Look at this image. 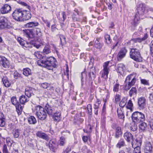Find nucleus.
I'll return each instance as SVG.
<instances>
[{
  "label": "nucleus",
  "instance_id": "f257e3e1",
  "mask_svg": "<svg viewBox=\"0 0 153 153\" xmlns=\"http://www.w3.org/2000/svg\"><path fill=\"white\" fill-rule=\"evenodd\" d=\"M56 59L53 57H46L39 60L38 65L41 66L46 68L48 70H53L56 67Z\"/></svg>",
  "mask_w": 153,
  "mask_h": 153
},
{
  "label": "nucleus",
  "instance_id": "f03ea898",
  "mask_svg": "<svg viewBox=\"0 0 153 153\" xmlns=\"http://www.w3.org/2000/svg\"><path fill=\"white\" fill-rule=\"evenodd\" d=\"M36 115L38 119L41 120H45L47 117L46 111L44 108L40 105L35 107Z\"/></svg>",
  "mask_w": 153,
  "mask_h": 153
},
{
  "label": "nucleus",
  "instance_id": "7ed1b4c3",
  "mask_svg": "<svg viewBox=\"0 0 153 153\" xmlns=\"http://www.w3.org/2000/svg\"><path fill=\"white\" fill-rule=\"evenodd\" d=\"M130 57L136 61L141 62L142 61L140 50L136 48L131 49L130 52Z\"/></svg>",
  "mask_w": 153,
  "mask_h": 153
},
{
  "label": "nucleus",
  "instance_id": "20e7f679",
  "mask_svg": "<svg viewBox=\"0 0 153 153\" xmlns=\"http://www.w3.org/2000/svg\"><path fill=\"white\" fill-rule=\"evenodd\" d=\"M138 10V14H136L135 16V19L136 18L138 17V14L143 15L146 14L148 13L149 10L153 11V9L152 8H148L145 4L141 3L139 4Z\"/></svg>",
  "mask_w": 153,
  "mask_h": 153
},
{
  "label": "nucleus",
  "instance_id": "39448f33",
  "mask_svg": "<svg viewBox=\"0 0 153 153\" xmlns=\"http://www.w3.org/2000/svg\"><path fill=\"white\" fill-rule=\"evenodd\" d=\"M132 120L134 121L137 123L144 121L145 118L144 114L138 111H136L133 113L132 115Z\"/></svg>",
  "mask_w": 153,
  "mask_h": 153
},
{
  "label": "nucleus",
  "instance_id": "423d86ee",
  "mask_svg": "<svg viewBox=\"0 0 153 153\" xmlns=\"http://www.w3.org/2000/svg\"><path fill=\"white\" fill-rule=\"evenodd\" d=\"M23 10L21 9H16L12 13L13 17L15 20L17 21H23Z\"/></svg>",
  "mask_w": 153,
  "mask_h": 153
},
{
  "label": "nucleus",
  "instance_id": "0eeeda50",
  "mask_svg": "<svg viewBox=\"0 0 153 153\" xmlns=\"http://www.w3.org/2000/svg\"><path fill=\"white\" fill-rule=\"evenodd\" d=\"M137 75L136 73L131 74L128 76L125 81V83H129L131 86L133 85L137 81Z\"/></svg>",
  "mask_w": 153,
  "mask_h": 153
},
{
  "label": "nucleus",
  "instance_id": "6e6552de",
  "mask_svg": "<svg viewBox=\"0 0 153 153\" xmlns=\"http://www.w3.org/2000/svg\"><path fill=\"white\" fill-rule=\"evenodd\" d=\"M109 61L105 62L103 66V69L102 72V77L105 79H107L109 73V69L108 67Z\"/></svg>",
  "mask_w": 153,
  "mask_h": 153
},
{
  "label": "nucleus",
  "instance_id": "1a4fd4ad",
  "mask_svg": "<svg viewBox=\"0 0 153 153\" xmlns=\"http://www.w3.org/2000/svg\"><path fill=\"white\" fill-rule=\"evenodd\" d=\"M91 68L92 69V70H91L88 73L89 79L88 80L89 81V85H92L93 83V81L94 80L96 77V71L95 68H94L92 67H91Z\"/></svg>",
  "mask_w": 153,
  "mask_h": 153
},
{
  "label": "nucleus",
  "instance_id": "9d476101",
  "mask_svg": "<svg viewBox=\"0 0 153 153\" xmlns=\"http://www.w3.org/2000/svg\"><path fill=\"white\" fill-rule=\"evenodd\" d=\"M49 146L50 149L54 152H56L58 148V145L55 139H52L50 140Z\"/></svg>",
  "mask_w": 153,
  "mask_h": 153
},
{
  "label": "nucleus",
  "instance_id": "9b49d317",
  "mask_svg": "<svg viewBox=\"0 0 153 153\" xmlns=\"http://www.w3.org/2000/svg\"><path fill=\"white\" fill-rule=\"evenodd\" d=\"M127 49L125 48H122L118 52L117 58L118 61H120L124 57L127 52Z\"/></svg>",
  "mask_w": 153,
  "mask_h": 153
},
{
  "label": "nucleus",
  "instance_id": "f8f14e48",
  "mask_svg": "<svg viewBox=\"0 0 153 153\" xmlns=\"http://www.w3.org/2000/svg\"><path fill=\"white\" fill-rule=\"evenodd\" d=\"M11 10V6L7 4H4L0 9L1 12L2 14H6L10 12Z\"/></svg>",
  "mask_w": 153,
  "mask_h": 153
},
{
  "label": "nucleus",
  "instance_id": "ddd939ff",
  "mask_svg": "<svg viewBox=\"0 0 153 153\" xmlns=\"http://www.w3.org/2000/svg\"><path fill=\"white\" fill-rule=\"evenodd\" d=\"M138 105L139 108L143 109L146 106V99L144 97L139 98L138 99Z\"/></svg>",
  "mask_w": 153,
  "mask_h": 153
},
{
  "label": "nucleus",
  "instance_id": "4468645a",
  "mask_svg": "<svg viewBox=\"0 0 153 153\" xmlns=\"http://www.w3.org/2000/svg\"><path fill=\"white\" fill-rule=\"evenodd\" d=\"M22 32L24 35L29 39L33 37V33L31 29H25L23 30Z\"/></svg>",
  "mask_w": 153,
  "mask_h": 153
},
{
  "label": "nucleus",
  "instance_id": "2eb2a0df",
  "mask_svg": "<svg viewBox=\"0 0 153 153\" xmlns=\"http://www.w3.org/2000/svg\"><path fill=\"white\" fill-rule=\"evenodd\" d=\"M45 109L50 116H52L54 112H55L54 108L50 106L48 104H46Z\"/></svg>",
  "mask_w": 153,
  "mask_h": 153
},
{
  "label": "nucleus",
  "instance_id": "dca6fc26",
  "mask_svg": "<svg viewBox=\"0 0 153 153\" xmlns=\"http://www.w3.org/2000/svg\"><path fill=\"white\" fill-rule=\"evenodd\" d=\"M35 91L34 89L31 87H27L25 90V94L28 97H30L34 95L33 92Z\"/></svg>",
  "mask_w": 153,
  "mask_h": 153
},
{
  "label": "nucleus",
  "instance_id": "f3484780",
  "mask_svg": "<svg viewBox=\"0 0 153 153\" xmlns=\"http://www.w3.org/2000/svg\"><path fill=\"white\" fill-rule=\"evenodd\" d=\"M144 150L145 153H152V147L151 143L148 142L146 143L144 147Z\"/></svg>",
  "mask_w": 153,
  "mask_h": 153
},
{
  "label": "nucleus",
  "instance_id": "a211bd4d",
  "mask_svg": "<svg viewBox=\"0 0 153 153\" xmlns=\"http://www.w3.org/2000/svg\"><path fill=\"white\" fill-rule=\"evenodd\" d=\"M123 137L128 142H131L133 140V135L129 132H126L124 133L123 135Z\"/></svg>",
  "mask_w": 153,
  "mask_h": 153
},
{
  "label": "nucleus",
  "instance_id": "6ab92c4d",
  "mask_svg": "<svg viewBox=\"0 0 153 153\" xmlns=\"http://www.w3.org/2000/svg\"><path fill=\"white\" fill-rule=\"evenodd\" d=\"M7 19L4 17H1L0 18V27L1 29L7 27V23L6 21Z\"/></svg>",
  "mask_w": 153,
  "mask_h": 153
},
{
  "label": "nucleus",
  "instance_id": "aec40b11",
  "mask_svg": "<svg viewBox=\"0 0 153 153\" xmlns=\"http://www.w3.org/2000/svg\"><path fill=\"white\" fill-rule=\"evenodd\" d=\"M23 21L27 20L30 19L31 17V14L29 11L23 10Z\"/></svg>",
  "mask_w": 153,
  "mask_h": 153
},
{
  "label": "nucleus",
  "instance_id": "412c9836",
  "mask_svg": "<svg viewBox=\"0 0 153 153\" xmlns=\"http://www.w3.org/2000/svg\"><path fill=\"white\" fill-rule=\"evenodd\" d=\"M36 134L37 136L39 138L45 139L46 141H48L49 140V138L48 135L45 133L42 132L41 131L37 132Z\"/></svg>",
  "mask_w": 153,
  "mask_h": 153
},
{
  "label": "nucleus",
  "instance_id": "4be33fe9",
  "mask_svg": "<svg viewBox=\"0 0 153 153\" xmlns=\"http://www.w3.org/2000/svg\"><path fill=\"white\" fill-rule=\"evenodd\" d=\"M53 120L55 121H59L60 120L61 113L59 111L54 112L52 116Z\"/></svg>",
  "mask_w": 153,
  "mask_h": 153
},
{
  "label": "nucleus",
  "instance_id": "5701e85b",
  "mask_svg": "<svg viewBox=\"0 0 153 153\" xmlns=\"http://www.w3.org/2000/svg\"><path fill=\"white\" fill-rule=\"evenodd\" d=\"M148 35L147 33H146L143 37L142 38H136L132 39L131 40L134 43L139 42L140 43L142 41H145L148 38Z\"/></svg>",
  "mask_w": 153,
  "mask_h": 153
},
{
  "label": "nucleus",
  "instance_id": "b1692460",
  "mask_svg": "<svg viewBox=\"0 0 153 153\" xmlns=\"http://www.w3.org/2000/svg\"><path fill=\"white\" fill-rule=\"evenodd\" d=\"M39 23L36 21L32 22L26 24L25 26L26 28H33L39 25Z\"/></svg>",
  "mask_w": 153,
  "mask_h": 153
},
{
  "label": "nucleus",
  "instance_id": "393cba45",
  "mask_svg": "<svg viewBox=\"0 0 153 153\" xmlns=\"http://www.w3.org/2000/svg\"><path fill=\"white\" fill-rule=\"evenodd\" d=\"M5 118L3 114L0 111V126L4 127L5 124Z\"/></svg>",
  "mask_w": 153,
  "mask_h": 153
},
{
  "label": "nucleus",
  "instance_id": "a878e982",
  "mask_svg": "<svg viewBox=\"0 0 153 153\" xmlns=\"http://www.w3.org/2000/svg\"><path fill=\"white\" fill-rule=\"evenodd\" d=\"M122 134V131L121 127L119 126L116 127L115 137L117 138H118L121 136Z\"/></svg>",
  "mask_w": 153,
  "mask_h": 153
},
{
  "label": "nucleus",
  "instance_id": "bb28decb",
  "mask_svg": "<svg viewBox=\"0 0 153 153\" xmlns=\"http://www.w3.org/2000/svg\"><path fill=\"white\" fill-rule=\"evenodd\" d=\"M2 81L4 86L6 87H9L11 85L10 82L8 81L7 76H4L2 78Z\"/></svg>",
  "mask_w": 153,
  "mask_h": 153
},
{
  "label": "nucleus",
  "instance_id": "cd10ccee",
  "mask_svg": "<svg viewBox=\"0 0 153 153\" xmlns=\"http://www.w3.org/2000/svg\"><path fill=\"white\" fill-rule=\"evenodd\" d=\"M100 39L99 38H97L95 40L94 46L95 47L98 49L100 50L103 45V44L100 43L99 41Z\"/></svg>",
  "mask_w": 153,
  "mask_h": 153
},
{
  "label": "nucleus",
  "instance_id": "c85d7f7f",
  "mask_svg": "<svg viewBox=\"0 0 153 153\" xmlns=\"http://www.w3.org/2000/svg\"><path fill=\"white\" fill-rule=\"evenodd\" d=\"M51 53L50 46L49 45L46 44L43 49V53L44 54H48Z\"/></svg>",
  "mask_w": 153,
  "mask_h": 153
},
{
  "label": "nucleus",
  "instance_id": "c756f323",
  "mask_svg": "<svg viewBox=\"0 0 153 153\" xmlns=\"http://www.w3.org/2000/svg\"><path fill=\"white\" fill-rule=\"evenodd\" d=\"M21 130L18 129H14L13 130V137L15 138H18L20 134Z\"/></svg>",
  "mask_w": 153,
  "mask_h": 153
},
{
  "label": "nucleus",
  "instance_id": "7c9ffc66",
  "mask_svg": "<svg viewBox=\"0 0 153 153\" xmlns=\"http://www.w3.org/2000/svg\"><path fill=\"white\" fill-rule=\"evenodd\" d=\"M125 69V66L123 64H120L118 65L117 71L118 72L121 74L123 72Z\"/></svg>",
  "mask_w": 153,
  "mask_h": 153
},
{
  "label": "nucleus",
  "instance_id": "2f4dec72",
  "mask_svg": "<svg viewBox=\"0 0 153 153\" xmlns=\"http://www.w3.org/2000/svg\"><path fill=\"white\" fill-rule=\"evenodd\" d=\"M28 100L25 95L21 96L19 98L20 102L21 104H24L28 101Z\"/></svg>",
  "mask_w": 153,
  "mask_h": 153
},
{
  "label": "nucleus",
  "instance_id": "473e14b6",
  "mask_svg": "<svg viewBox=\"0 0 153 153\" xmlns=\"http://www.w3.org/2000/svg\"><path fill=\"white\" fill-rule=\"evenodd\" d=\"M117 112L119 118L122 119H123L124 118L125 116L123 111L121 109H118L117 110Z\"/></svg>",
  "mask_w": 153,
  "mask_h": 153
},
{
  "label": "nucleus",
  "instance_id": "72a5a7b5",
  "mask_svg": "<svg viewBox=\"0 0 153 153\" xmlns=\"http://www.w3.org/2000/svg\"><path fill=\"white\" fill-rule=\"evenodd\" d=\"M23 74L27 76L31 74V70L29 68H26L23 69Z\"/></svg>",
  "mask_w": 153,
  "mask_h": 153
},
{
  "label": "nucleus",
  "instance_id": "f704fd0d",
  "mask_svg": "<svg viewBox=\"0 0 153 153\" xmlns=\"http://www.w3.org/2000/svg\"><path fill=\"white\" fill-rule=\"evenodd\" d=\"M28 122L30 124H34L36 123V120L33 116H31L28 118Z\"/></svg>",
  "mask_w": 153,
  "mask_h": 153
},
{
  "label": "nucleus",
  "instance_id": "c9c22d12",
  "mask_svg": "<svg viewBox=\"0 0 153 153\" xmlns=\"http://www.w3.org/2000/svg\"><path fill=\"white\" fill-rule=\"evenodd\" d=\"M125 145V142L123 139H120L118 141L116 145V147L120 148L121 147L124 146Z\"/></svg>",
  "mask_w": 153,
  "mask_h": 153
},
{
  "label": "nucleus",
  "instance_id": "e433bc0d",
  "mask_svg": "<svg viewBox=\"0 0 153 153\" xmlns=\"http://www.w3.org/2000/svg\"><path fill=\"white\" fill-rule=\"evenodd\" d=\"M59 145L61 146H64L66 143L65 138L63 137H61L59 140Z\"/></svg>",
  "mask_w": 153,
  "mask_h": 153
},
{
  "label": "nucleus",
  "instance_id": "4c0bfd02",
  "mask_svg": "<svg viewBox=\"0 0 153 153\" xmlns=\"http://www.w3.org/2000/svg\"><path fill=\"white\" fill-rule=\"evenodd\" d=\"M2 66L6 68H8L10 66V63L6 58L1 65Z\"/></svg>",
  "mask_w": 153,
  "mask_h": 153
},
{
  "label": "nucleus",
  "instance_id": "58836bf2",
  "mask_svg": "<svg viewBox=\"0 0 153 153\" xmlns=\"http://www.w3.org/2000/svg\"><path fill=\"white\" fill-rule=\"evenodd\" d=\"M11 101L12 104L15 106L20 104L15 97H12L11 98Z\"/></svg>",
  "mask_w": 153,
  "mask_h": 153
},
{
  "label": "nucleus",
  "instance_id": "ea45409f",
  "mask_svg": "<svg viewBox=\"0 0 153 153\" xmlns=\"http://www.w3.org/2000/svg\"><path fill=\"white\" fill-rule=\"evenodd\" d=\"M15 107H16V111L18 114L19 115L21 114L22 110V108L21 105L19 104L15 106Z\"/></svg>",
  "mask_w": 153,
  "mask_h": 153
},
{
  "label": "nucleus",
  "instance_id": "a19ab883",
  "mask_svg": "<svg viewBox=\"0 0 153 153\" xmlns=\"http://www.w3.org/2000/svg\"><path fill=\"white\" fill-rule=\"evenodd\" d=\"M105 42L107 44H110L111 41L110 36L108 34H105L104 36Z\"/></svg>",
  "mask_w": 153,
  "mask_h": 153
},
{
  "label": "nucleus",
  "instance_id": "79ce46f5",
  "mask_svg": "<svg viewBox=\"0 0 153 153\" xmlns=\"http://www.w3.org/2000/svg\"><path fill=\"white\" fill-rule=\"evenodd\" d=\"M132 147L134 148V150L133 151V153H141L140 148L139 146H137L134 147V145L132 143Z\"/></svg>",
  "mask_w": 153,
  "mask_h": 153
},
{
  "label": "nucleus",
  "instance_id": "37998d69",
  "mask_svg": "<svg viewBox=\"0 0 153 153\" xmlns=\"http://www.w3.org/2000/svg\"><path fill=\"white\" fill-rule=\"evenodd\" d=\"M137 90L135 88L132 87L129 91V95L131 97L132 96L136 95Z\"/></svg>",
  "mask_w": 153,
  "mask_h": 153
},
{
  "label": "nucleus",
  "instance_id": "c03bdc74",
  "mask_svg": "<svg viewBox=\"0 0 153 153\" xmlns=\"http://www.w3.org/2000/svg\"><path fill=\"white\" fill-rule=\"evenodd\" d=\"M60 40V43L61 44L62 46H63L66 44L65 38L64 36L61 35L59 36Z\"/></svg>",
  "mask_w": 153,
  "mask_h": 153
},
{
  "label": "nucleus",
  "instance_id": "a18cd8bd",
  "mask_svg": "<svg viewBox=\"0 0 153 153\" xmlns=\"http://www.w3.org/2000/svg\"><path fill=\"white\" fill-rule=\"evenodd\" d=\"M33 55L39 59H42V58H44L45 57L43 56L40 53V52L38 51L35 52L33 53Z\"/></svg>",
  "mask_w": 153,
  "mask_h": 153
},
{
  "label": "nucleus",
  "instance_id": "49530a36",
  "mask_svg": "<svg viewBox=\"0 0 153 153\" xmlns=\"http://www.w3.org/2000/svg\"><path fill=\"white\" fill-rule=\"evenodd\" d=\"M44 43V42L43 41H41V42L39 43L38 44L37 42L34 43L33 44V46L34 48L35 47L37 48H39L41 46L43 45Z\"/></svg>",
  "mask_w": 153,
  "mask_h": 153
},
{
  "label": "nucleus",
  "instance_id": "de8ad7c7",
  "mask_svg": "<svg viewBox=\"0 0 153 153\" xmlns=\"http://www.w3.org/2000/svg\"><path fill=\"white\" fill-rule=\"evenodd\" d=\"M147 124L145 123H143L139 125V128L142 131L145 130L147 128Z\"/></svg>",
  "mask_w": 153,
  "mask_h": 153
},
{
  "label": "nucleus",
  "instance_id": "09e8293b",
  "mask_svg": "<svg viewBox=\"0 0 153 153\" xmlns=\"http://www.w3.org/2000/svg\"><path fill=\"white\" fill-rule=\"evenodd\" d=\"M101 101L98 99H97V101L94 104V109H98L100 105V104Z\"/></svg>",
  "mask_w": 153,
  "mask_h": 153
},
{
  "label": "nucleus",
  "instance_id": "8fccbe9b",
  "mask_svg": "<svg viewBox=\"0 0 153 153\" xmlns=\"http://www.w3.org/2000/svg\"><path fill=\"white\" fill-rule=\"evenodd\" d=\"M62 18H60L58 17V19L59 20H60L61 21L64 22L66 18V16L65 12H63L62 14Z\"/></svg>",
  "mask_w": 153,
  "mask_h": 153
},
{
  "label": "nucleus",
  "instance_id": "3c124183",
  "mask_svg": "<svg viewBox=\"0 0 153 153\" xmlns=\"http://www.w3.org/2000/svg\"><path fill=\"white\" fill-rule=\"evenodd\" d=\"M34 30L36 32V35H37V36L38 37H40L41 36V33L40 30V29L38 28H36Z\"/></svg>",
  "mask_w": 153,
  "mask_h": 153
},
{
  "label": "nucleus",
  "instance_id": "603ef678",
  "mask_svg": "<svg viewBox=\"0 0 153 153\" xmlns=\"http://www.w3.org/2000/svg\"><path fill=\"white\" fill-rule=\"evenodd\" d=\"M71 150V148L70 146H68L65 149H63L62 153H68Z\"/></svg>",
  "mask_w": 153,
  "mask_h": 153
},
{
  "label": "nucleus",
  "instance_id": "864d4df0",
  "mask_svg": "<svg viewBox=\"0 0 153 153\" xmlns=\"http://www.w3.org/2000/svg\"><path fill=\"white\" fill-rule=\"evenodd\" d=\"M87 109L88 114L89 115H91L92 114V108L91 105L90 104H88L87 105Z\"/></svg>",
  "mask_w": 153,
  "mask_h": 153
},
{
  "label": "nucleus",
  "instance_id": "5fc2aeb1",
  "mask_svg": "<svg viewBox=\"0 0 153 153\" xmlns=\"http://www.w3.org/2000/svg\"><path fill=\"white\" fill-rule=\"evenodd\" d=\"M126 101L125 100L122 99L119 105L123 108L126 105Z\"/></svg>",
  "mask_w": 153,
  "mask_h": 153
},
{
  "label": "nucleus",
  "instance_id": "6e6d98bb",
  "mask_svg": "<svg viewBox=\"0 0 153 153\" xmlns=\"http://www.w3.org/2000/svg\"><path fill=\"white\" fill-rule=\"evenodd\" d=\"M137 129V125L134 123H132L131 126V129L132 131H135Z\"/></svg>",
  "mask_w": 153,
  "mask_h": 153
},
{
  "label": "nucleus",
  "instance_id": "4d7b16f0",
  "mask_svg": "<svg viewBox=\"0 0 153 153\" xmlns=\"http://www.w3.org/2000/svg\"><path fill=\"white\" fill-rule=\"evenodd\" d=\"M132 86L129 83H126V85L124 86L123 88L124 90L127 91L129 90Z\"/></svg>",
  "mask_w": 153,
  "mask_h": 153
},
{
  "label": "nucleus",
  "instance_id": "13d9d810",
  "mask_svg": "<svg viewBox=\"0 0 153 153\" xmlns=\"http://www.w3.org/2000/svg\"><path fill=\"white\" fill-rule=\"evenodd\" d=\"M17 41L22 46H23L24 45L25 42L24 41V40L21 38L20 37H18Z\"/></svg>",
  "mask_w": 153,
  "mask_h": 153
},
{
  "label": "nucleus",
  "instance_id": "bf43d9fd",
  "mask_svg": "<svg viewBox=\"0 0 153 153\" xmlns=\"http://www.w3.org/2000/svg\"><path fill=\"white\" fill-rule=\"evenodd\" d=\"M42 19L43 21L46 24L47 26L48 27H50V26L51 23L48 20L46 19H45L43 17L42 18Z\"/></svg>",
  "mask_w": 153,
  "mask_h": 153
},
{
  "label": "nucleus",
  "instance_id": "052dcab7",
  "mask_svg": "<svg viewBox=\"0 0 153 153\" xmlns=\"http://www.w3.org/2000/svg\"><path fill=\"white\" fill-rule=\"evenodd\" d=\"M14 77L15 79H18V78H22L21 75L17 72H15L14 73Z\"/></svg>",
  "mask_w": 153,
  "mask_h": 153
},
{
  "label": "nucleus",
  "instance_id": "680f3d73",
  "mask_svg": "<svg viewBox=\"0 0 153 153\" xmlns=\"http://www.w3.org/2000/svg\"><path fill=\"white\" fill-rule=\"evenodd\" d=\"M133 104L132 102V101L131 100H129L128 102L127 105L126 106L127 108L128 109H131L133 106Z\"/></svg>",
  "mask_w": 153,
  "mask_h": 153
},
{
  "label": "nucleus",
  "instance_id": "e2e57ef3",
  "mask_svg": "<svg viewBox=\"0 0 153 153\" xmlns=\"http://www.w3.org/2000/svg\"><path fill=\"white\" fill-rule=\"evenodd\" d=\"M119 84H116L113 87V91L115 92H117L119 89Z\"/></svg>",
  "mask_w": 153,
  "mask_h": 153
},
{
  "label": "nucleus",
  "instance_id": "0e129e2a",
  "mask_svg": "<svg viewBox=\"0 0 153 153\" xmlns=\"http://www.w3.org/2000/svg\"><path fill=\"white\" fill-rule=\"evenodd\" d=\"M3 153H9L8 151L7 145L6 144H4L3 146Z\"/></svg>",
  "mask_w": 153,
  "mask_h": 153
},
{
  "label": "nucleus",
  "instance_id": "69168bd1",
  "mask_svg": "<svg viewBox=\"0 0 153 153\" xmlns=\"http://www.w3.org/2000/svg\"><path fill=\"white\" fill-rule=\"evenodd\" d=\"M140 80L141 83L142 84L145 85H149V83L148 81H147L145 79H141Z\"/></svg>",
  "mask_w": 153,
  "mask_h": 153
},
{
  "label": "nucleus",
  "instance_id": "338daca9",
  "mask_svg": "<svg viewBox=\"0 0 153 153\" xmlns=\"http://www.w3.org/2000/svg\"><path fill=\"white\" fill-rule=\"evenodd\" d=\"M48 83L46 82L41 84L42 87L44 89H47L48 87Z\"/></svg>",
  "mask_w": 153,
  "mask_h": 153
},
{
  "label": "nucleus",
  "instance_id": "774afa93",
  "mask_svg": "<svg viewBox=\"0 0 153 153\" xmlns=\"http://www.w3.org/2000/svg\"><path fill=\"white\" fill-rule=\"evenodd\" d=\"M149 99L150 101L152 102L153 103V92L149 94Z\"/></svg>",
  "mask_w": 153,
  "mask_h": 153
}]
</instances>
